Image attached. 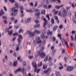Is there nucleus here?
<instances>
[{
    "label": "nucleus",
    "instance_id": "54",
    "mask_svg": "<svg viewBox=\"0 0 76 76\" xmlns=\"http://www.w3.org/2000/svg\"><path fill=\"white\" fill-rule=\"evenodd\" d=\"M71 39L72 41H74V39L73 38V36L71 35Z\"/></svg>",
    "mask_w": 76,
    "mask_h": 76
},
{
    "label": "nucleus",
    "instance_id": "28",
    "mask_svg": "<svg viewBox=\"0 0 76 76\" xmlns=\"http://www.w3.org/2000/svg\"><path fill=\"white\" fill-rule=\"evenodd\" d=\"M51 22L53 24H54V19L53 18H52L51 19Z\"/></svg>",
    "mask_w": 76,
    "mask_h": 76
},
{
    "label": "nucleus",
    "instance_id": "5",
    "mask_svg": "<svg viewBox=\"0 0 76 76\" xmlns=\"http://www.w3.org/2000/svg\"><path fill=\"white\" fill-rule=\"evenodd\" d=\"M25 70V69L24 68H23L22 69H21V68H19L17 70H16L15 72V73H18V72H20L21 71L23 73H24V71Z\"/></svg>",
    "mask_w": 76,
    "mask_h": 76
},
{
    "label": "nucleus",
    "instance_id": "53",
    "mask_svg": "<svg viewBox=\"0 0 76 76\" xmlns=\"http://www.w3.org/2000/svg\"><path fill=\"white\" fill-rule=\"evenodd\" d=\"M46 17L48 18V20H50V17H49V15H46Z\"/></svg>",
    "mask_w": 76,
    "mask_h": 76
},
{
    "label": "nucleus",
    "instance_id": "31",
    "mask_svg": "<svg viewBox=\"0 0 76 76\" xmlns=\"http://www.w3.org/2000/svg\"><path fill=\"white\" fill-rule=\"evenodd\" d=\"M17 61H14V64H13V65L14 66H16L17 64Z\"/></svg>",
    "mask_w": 76,
    "mask_h": 76
},
{
    "label": "nucleus",
    "instance_id": "16",
    "mask_svg": "<svg viewBox=\"0 0 76 76\" xmlns=\"http://www.w3.org/2000/svg\"><path fill=\"white\" fill-rule=\"evenodd\" d=\"M25 16V14L23 13V11H21L20 12V16L22 18Z\"/></svg>",
    "mask_w": 76,
    "mask_h": 76
},
{
    "label": "nucleus",
    "instance_id": "9",
    "mask_svg": "<svg viewBox=\"0 0 76 76\" xmlns=\"http://www.w3.org/2000/svg\"><path fill=\"white\" fill-rule=\"evenodd\" d=\"M36 23H37L36 25L34 26V28H36L37 27H39L40 25L39 24H38V23H39V21L38 20H36L35 21Z\"/></svg>",
    "mask_w": 76,
    "mask_h": 76
},
{
    "label": "nucleus",
    "instance_id": "1",
    "mask_svg": "<svg viewBox=\"0 0 76 76\" xmlns=\"http://www.w3.org/2000/svg\"><path fill=\"white\" fill-rule=\"evenodd\" d=\"M40 34V31L37 30H35L34 31L30 32L29 33V37H32L35 36V34Z\"/></svg>",
    "mask_w": 76,
    "mask_h": 76
},
{
    "label": "nucleus",
    "instance_id": "49",
    "mask_svg": "<svg viewBox=\"0 0 76 76\" xmlns=\"http://www.w3.org/2000/svg\"><path fill=\"white\" fill-rule=\"evenodd\" d=\"M4 9L5 12H7V8H6V7L5 6L4 7Z\"/></svg>",
    "mask_w": 76,
    "mask_h": 76
},
{
    "label": "nucleus",
    "instance_id": "34",
    "mask_svg": "<svg viewBox=\"0 0 76 76\" xmlns=\"http://www.w3.org/2000/svg\"><path fill=\"white\" fill-rule=\"evenodd\" d=\"M15 5L17 8L18 9L19 8V5H18V3H16L15 4Z\"/></svg>",
    "mask_w": 76,
    "mask_h": 76
},
{
    "label": "nucleus",
    "instance_id": "43",
    "mask_svg": "<svg viewBox=\"0 0 76 76\" xmlns=\"http://www.w3.org/2000/svg\"><path fill=\"white\" fill-rule=\"evenodd\" d=\"M45 3V0H42L41 1V4H43Z\"/></svg>",
    "mask_w": 76,
    "mask_h": 76
},
{
    "label": "nucleus",
    "instance_id": "38",
    "mask_svg": "<svg viewBox=\"0 0 76 76\" xmlns=\"http://www.w3.org/2000/svg\"><path fill=\"white\" fill-rule=\"evenodd\" d=\"M35 16H38V17H39V16L40 15V13L39 12H38V13H37L36 14H35Z\"/></svg>",
    "mask_w": 76,
    "mask_h": 76
},
{
    "label": "nucleus",
    "instance_id": "15",
    "mask_svg": "<svg viewBox=\"0 0 76 76\" xmlns=\"http://www.w3.org/2000/svg\"><path fill=\"white\" fill-rule=\"evenodd\" d=\"M30 20H31V18H28L26 19L25 20V22L26 23H29V22H30Z\"/></svg>",
    "mask_w": 76,
    "mask_h": 76
},
{
    "label": "nucleus",
    "instance_id": "62",
    "mask_svg": "<svg viewBox=\"0 0 76 76\" xmlns=\"http://www.w3.org/2000/svg\"><path fill=\"white\" fill-rule=\"evenodd\" d=\"M58 16H61V11H60L58 13Z\"/></svg>",
    "mask_w": 76,
    "mask_h": 76
},
{
    "label": "nucleus",
    "instance_id": "3",
    "mask_svg": "<svg viewBox=\"0 0 76 76\" xmlns=\"http://www.w3.org/2000/svg\"><path fill=\"white\" fill-rule=\"evenodd\" d=\"M18 10L16 9V7H14L12 9V13L11 15L12 16H16L18 14Z\"/></svg>",
    "mask_w": 76,
    "mask_h": 76
},
{
    "label": "nucleus",
    "instance_id": "13",
    "mask_svg": "<svg viewBox=\"0 0 76 76\" xmlns=\"http://www.w3.org/2000/svg\"><path fill=\"white\" fill-rule=\"evenodd\" d=\"M20 45V43H18V45L16 46V51H19V46Z\"/></svg>",
    "mask_w": 76,
    "mask_h": 76
},
{
    "label": "nucleus",
    "instance_id": "35",
    "mask_svg": "<svg viewBox=\"0 0 76 76\" xmlns=\"http://www.w3.org/2000/svg\"><path fill=\"white\" fill-rule=\"evenodd\" d=\"M19 33H22V32H23V30L22 29H20L19 30Z\"/></svg>",
    "mask_w": 76,
    "mask_h": 76
},
{
    "label": "nucleus",
    "instance_id": "21",
    "mask_svg": "<svg viewBox=\"0 0 76 76\" xmlns=\"http://www.w3.org/2000/svg\"><path fill=\"white\" fill-rule=\"evenodd\" d=\"M56 76H61L60 72L58 71H56Z\"/></svg>",
    "mask_w": 76,
    "mask_h": 76
},
{
    "label": "nucleus",
    "instance_id": "51",
    "mask_svg": "<svg viewBox=\"0 0 76 76\" xmlns=\"http://www.w3.org/2000/svg\"><path fill=\"white\" fill-rule=\"evenodd\" d=\"M45 3H46L47 4H48L49 3V0H46Z\"/></svg>",
    "mask_w": 76,
    "mask_h": 76
},
{
    "label": "nucleus",
    "instance_id": "25",
    "mask_svg": "<svg viewBox=\"0 0 76 76\" xmlns=\"http://www.w3.org/2000/svg\"><path fill=\"white\" fill-rule=\"evenodd\" d=\"M13 32V30H11L10 31H8V34L10 35L12 34V33Z\"/></svg>",
    "mask_w": 76,
    "mask_h": 76
},
{
    "label": "nucleus",
    "instance_id": "50",
    "mask_svg": "<svg viewBox=\"0 0 76 76\" xmlns=\"http://www.w3.org/2000/svg\"><path fill=\"white\" fill-rule=\"evenodd\" d=\"M72 7L73 8H75V5L74 3H72Z\"/></svg>",
    "mask_w": 76,
    "mask_h": 76
},
{
    "label": "nucleus",
    "instance_id": "64",
    "mask_svg": "<svg viewBox=\"0 0 76 76\" xmlns=\"http://www.w3.org/2000/svg\"><path fill=\"white\" fill-rule=\"evenodd\" d=\"M74 16H75V19H76V12H75Z\"/></svg>",
    "mask_w": 76,
    "mask_h": 76
},
{
    "label": "nucleus",
    "instance_id": "63",
    "mask_svg": "<svg viewBox=\"0 0 76 76\" xmlns=\"http://www.w3.org/2000/svg\"><path fill=\"white\" fill-rule=\"evenodd\" d=\"M18 20H15L14 22V23H17L18 22Z\"/></svg>",
    "mask_w": 76,
    "mask_h": 76
},
{
    "label": "nucleus",
    "instance_id": "37",
    "mask_svg": "<svg viewBox=\"0 0 76 76\" xmlns=\"http://www.w3.org/2000/svg\"><path fill=\"white\" fill-rule=\"evenodd\" d=\"M45 10H42L41 12L42 14H45Z\"/></svg>",
    "mask_w": 76,
    "mask_h": 76
},
{
    "label": "nucleus",
    "instance_id": "30",
    "mask_svg": "<svg viewBox=\"0 0 76 76\" xmlns=\"http://www.w3.org/2000/svg\"><path fill=\"white\" fill-rule=\"evenodd\" d=\"M57 28H58V26H55L53 28V31H56V29H57Z\"/></svg>",
    "mask_w": 76,
    "mask_h": 76
},
{
    "label": "nucleus",
    "instance_id": "46",
    "mask_svg": "<svg viewBox=\"0 0 76 76\" xmlns=\"http://www.w3.org/2000/svg\"><path fill=\"white\" fill-rule=\"evenodd\" d=\"M4 22L5 24H7V20H4Z\"/></svg>",
    "mask_w": 76,
    "mask_h": 76
},
{
    "label": "nucleus",
    "instance_id": "56",
    "mask_svg": "<svg viewBox=\"0 0 76 76\" xmlns=\"http://www.w3.org/2000/svg\"><path fill=\"white\" fill-rule=\"evenodd\" d=\"M55 19H56V20H58V17L57 16H55L54 17Z\"/></svg>",
    "mask_w": 76,
    "mask_h": 76
},
{
    "label": "nucleus",
    "instance_id": "11",
    "mask_svg": "<svg viewBox=\"0 0 76 76\" xmlns=\"http://www.w3.org/2000/svg\"><path fill=\"white\" fill-rule=\"evenodd\" d=\"M40 53L39 52V53H40L39 55V56L41 57V58H44V57H45V54L42 52H41Z\"/></svg>",
    "mask_w": 76,
    "mask_h": 76
},
{
    "label": "nucleus",
    "instance_id": "47",
    "mask_svg": "<svg viewBox=\"0 0 76 76\" xmlns=\"http://www.w3.org/2000/svg\"><path fill=\"white\" fill-rule=\"evenodd\" d=\"M11 3H14V2H15V0H9Z\"/></svg>",
    "mask_w": 76,
    "mask_h": 76
},
{
    "label": "nucleus",
    "instance_id": "19",
    "mask_svg": "<svg viewBox=\"0 0 76 76\" xmlns=\"http://www.w3.org/2000/svg\"><path fill=\"white\" fill-rule=\"evenodd\" d=\"M47 32L48 35H52V32H50V31L49 30H48Z\"/></svg>",
    "mask_w": 76,
    "mask_h": 76
},
{
    "label": "nucleus",
    "instance_id": "4",
    "mask_svg": "<svg viewBox=\"0 0 76 76\" xmlns=\"http://www.w3.org/2000/svg\"><path fill=\"white\" fill-rule=\"evenodd\" d=\"M33 67H34L35 69L34 70V72H35L36 71H37V73H38L39 71H40V69H39L37 70V64L35 62H33L32 63Z\"/></svg>",
    "mask_w": 76,
    "mask_h": 76
},
{
    "label": "nucleus",
    "instance_id": "52",
    "mask_svg": "<svg viewBox=\"0 0 76 76\" xmlns=\"http://www.w3.org/2000/svg\"><path fill=\"white\" fill-rule=\"evenodd\" d=\"M51 68H49L48 69V72L50 73V72H51Z\"/></svg>",
    "mask_w": 76,
    "mask_h": 76
},
{
    "label": "nucleus",
    "instance_id": "41",
    "mask_svg": "<svg viewBox=\"0 0 76 76\" xmlns=\"http://www.w3.org/2000/svg\"><path fill=\"white\" fill-rule=\"evenodd\" d=\"M18 60H19L20 61H22V60L20 59V56L18 57Z\"/></svg>",
    "mask_w": 76,
    "mask_h": 76
},
{
    "label": "nucleus",
    "instance_id": "39",
    "mask_svg": "<svg viewBox=\"0 0 76 76\" xmlns=\"http://www.w3.org/2000/svg\"><path fill=\"white\" fill-rule=\"evenodd\" d=\"M42 65V62H40V64H39L38 65V67H40V66H41Z\"/></svg>",
    "mask_w": 76,
    "mask_h": 76
},
{
    "label": "nucleus",
    "instance_id": "6",
    "mask_svg": "<svg viewBox=\"0 0 76 76\" xmlns=\"http://www.w3.org/2000/svg\"><path fill=\"white\" fill-rule=\"evenodd\" d=\"M43 20H44V23L43 24V27L45 29H46V25L47 23V20H46V19L45 18H43Z\"/></svg>",
    "mask_w": 76,
    "mask_h": 76
},
{
    "label": "nucleus",
    "instance_id": "45",
    "mask_svg": "<svg viewBox=\"0 0 76 76\" xmlns=\"http://www.w3.org/2000/svg\"><path fill=\"white\" fill-rule=\"evenodd\" d=\"M13 56H15V57H16L18 56V53H14L13 54Z\"/></svg>",
    "mask_w": 76,
    "mask_h": 76
},
{
    "label": "nucleus",
    "instance_id": "29",
    "mask_svg": "<svg viewBox=\"0 0 76 76\" xmlns=\"http://www.w3.org/2000/svg\"><path fill=\"white\" fill-rule=\"evenodd\" d=\"M49 56H47L44 59V61H47V59L49 57Z\"/></svg>",
    "mask_w": 76,
    "mask_h": 76
},
{
    "label": "nucleus",
    "instance_id": "17",
    "mask_svg": "<svg viewBox=\"0 0 76 76\" xmlns=\"http://www.w3.org/2000/svg\"><path fill=\"white\" fill-rule=\"evenodd\" d=\"M64 6L63 5H61L60 6H56V9H59L60 8H61V7H63Z\"/></svg>",
    "mask_w": 76,
    "mask_h": 76
},
{
    "label": "nucleus",
    "instance_id": "10",
    "mask_svg": "<svg viewBox=\"0 0 76 76\" xmlns=\"http://www.w3.org/2000/svg\"><path fill=\"white\" fill-rule=\"evenodd\" d=\"M74 68V67L72 66H68L66 70L67 71H69V72H70V71H71V70H73V69Z\"/></svg>",
    "mask_w": 76,
    "mask_h": 76
},
{
    "label": "nucleus",
    "instance_id": "12",
    "mask_svg": "<svg viewBox=\"0 0 76 76\" xmlns=\"http://www.w3.org/2000/svg\"><path fill=\"white\" fill-rule=\"evenodd\" d=\"M36 40L37 42V44H40L42 42V41L40 39V38L38 37H36Z\"/></svg>",
    "mask_w": 76,
    "mask_h": 76
},
{
    "label": "nucleus",
    "instance_id": "58",
    "mask_svg": "<svg viewBox=\"0 0 76 76\" xmlns=\"http://www.w3.org/2000/svg\"><path fill=\"white\" fill-rule=\"evenodd\" d=\"M29 57L30 59H31V58H32L34 57L33 56H29Z\"/></svg>",
    "mask_w": 76,
    "mask_h": 76
},
{
    "label": "nucleus",
    "instance_id": "60",
    "mask_svg": "<svg viewBox=\"0 0 76 76\" xmlns=\"http://www.w3.org/2000/svg\"><path fill=\"white\" fill-rule=\"evenodd\" d=\"M59 28L60 29H61L62 28H63V25H61L59 26Z\"/></svg>",
    "mask_w": 76,
    "mask_h": 76
},
{
    "label": "nucleus",
    "instance_id": "18",
    "mask_svg": "<svg viewBox=\"0 0 76 76\" xmlns=\"http://www.w3.org/2000/svg\"><path fill=\"white\" fill-rule=\"evenodd\" d=\"M44 72L45 73L47 74V76H49V75H50V72H48V70L45 71Z\"/></svg>",
    "mask_w": 76,
    "mask_h": 76
},
{
    "label": "nucleus",
    "instance_id": "42",
    "mask_svg": "<svg viewBox=\"0 0 76 76\" xmlns=\"http://www.w3.org/2000/svg\"><path fill=\"white\" fill-rule=\"evenodd\" d=\"M26 11L27 12H32V11L31 10H26Z\"/></svg>",
    "mask_w": 76,
    "mask_h": 76
},
{
    "label": "nucleus",
    "instance_id": "8",
    "mask_svg": "<svg viewBox=\"0 0 76 76\" xmlns=\"http://www.w3.org/2000/svg\"><path fill=\"white\" fill-rule=\"evenodd\" d=\"M23 39L22 36L21 35H18V43H20L21 42V39Z\"/></svg>",
    "mask_w": 76,
    "mask_h": 76
},
{
    "label": "nucleus",
    "instance_id": "40",
    "mask_svg": "<svg viewBox=\"0 0 76 76\" xmlns=\"http://www.w3.org/2000/svg\"><path fill=\"white\" fill-rule=\"evenodd\" d=\"M18 33L17 32L13 34V36H18Z\"/></svg>",
    "mask_w": 76,
    "mask_h": 76
},
{
    "label": "nucleus",
    "instance_id": "14",
    "mask_svg": "<svg viewBox=\"0 0 76 76\" xmlns=\"http://www.w3.org/2000/svg\"><path fill=\"white\" fill-rule=\"evenodd\" d=\"M42 34L41 35L42 38H45V36L44 35V34H45V30H43L42 31Z\"/></svg>",
    "mask_w": 76,
    "mask_h": 76
},
{
    "label": "nucleus",
    "instance_id": "23",
    "mask_svg": "<svg viewBox=\"0 0 76 76\" xmlns=\"http://www.w3.org/2000/svg\"><path fill=\"white\" fill-rule=\"evenodd\" d=\"M56 50H52V52L51 53L52 56H53L54 54V53H56Z\"/></svg>",
    "mask_w": 76,
    "mask_h": 76
},
{
    "label": "nucleus",
    "instance_id": "20",
    "mask_svg": "<svg viewBox=\"0 0 76 76\" xmlns=\"http://www.w3.org/2000/svg\"><path fill=\"white\" fill-rule=\"evenodd\" d=\"M33 43L34 44V45H36V44H38V42H37V38L36 37V40H34L33 41Z\"/></svg>",
    "mask_w": 76,
    "mask_h": 76
},
{
    "label": "nucleus",
    "instance_id": "55",
    "mask_svg": "<svg viewBox=\"0 0 76 76\" xmlns=\"http://www.w3.org/2000/svg\"><path fill=\"white\" fill-rule=\"evenodd\" d=\"M38 5V2L37 1L35 2V4L34 5L35 7H36V6H37Z\"/></svg>",
    "mask_w": 76,
    "mask_h": 76
},
{
    "label": "nucleus",
    "instance_id": "33",
    "mask_svg": "<svg viewBox=\"0 0 76 76\" xmlns=\"http://www.w3.org/2000/svg\"><path fill=\"white\" fill-rule=\"evenodd\" d=\"M53 12H55L54 15H56L57 14V13H58V11H57L56 12V10H53Z\"/></svg>",
    "mask_w": 76,
    "mask_h": 76
},
{
    "label": "nucleus",
    "instance_id": "7",
    "mask_svg": "<svg viewBox=\"0 0 76 76\" xmlns=\"http://www.w3.org/2000/svg\"><path fill=\"white\" fill-rule=\"evenodd\" d=\"M62 42L63 45H64V44H65L67 47H68V43H67V42L64 39H62Z\"/></svg>",
    "mask_w": 76,
    "mask_h": 76
},
{
    "label": "nucleus",
    "instance_id": "2",
    "mask_svg": "<svg viewBox=\"0 0 76 76\" xmlns=\"http://www.w3.org/2000/svg\"><path fill=\"white\" fill-rule=\"evenodd\" d=\"M70 9V7H67L66 8L67 10H66L64 8H63V12H64V13H62V15L64 18L65 17V16L67 15V13H68V10Z\"/></svg>",
    "mask_w": 76,
    "mask_h": 76
},
{
    "label": "nucleus",
    "instance_id": "59",
    "mask_svg": "<svg viewBox=\"0 0 76 76\" xmlns=\"http://www.w3.org/2000/svg\"><path fill=\"white\" fill-rule=\"evenodd\" d=\"M51 8V5H50L48 6V9H50Z\"/></svg>",
    "mask_w": 76,
    "mask_h": 76
},
{
    "label": "nucleus",
    "instance_id": "32",
    "mask_svg": "<svg viewBox=\"0 0 76 76\" xmlns=\"http://www.w3.org/2000/svg\"><path fill=\"white\" fill-rule=\"evenodd\" d=\"M44 50V47H42L41 48V50L39 51V53L42 52V50Z\"/></svg>",
    "mask_w": 76,
    "mask_h": 76
},
{
    "label": "nucleus",
    "instance_id": "24",
    "mask_svg": "<svg viewBox=\"0 0 76 76\" xmlns=\"http://www.w3.org/2000/svg\"><path fill=\"white\" fill-rule=\"evenodd\" d=\"M4 12L3 11V10H1V12H0V16H1L2 15H4Z\"/></svg>",
    "mask_w": 76,
    "mask_h": 76
},
{
    "label": "nucleus",
    "instance_id": "44",
    "mask_svg": "<svg viewBox=\"0 0 76 76\" xmlns=\"http://www.w3.org/2000/svg\"><path fill=\"white\" fill-rule=\"evenodd\" d=\"M15 18L14 17H12L10 18V20H11V21H13L14 20H15Z\"/></svg>",
    "mask_w": 76,
    "mask_h": 76
},
{
    "label": "nucleus",
    "instance_id": "27",
    "mask_svg": "<svg viewBox=\"0 0 76 76\" xmlns=\"http://www.w3.org/2000/svg\"><path fill=\"white\" fill-rule=\"evenodd\" d=\"M57 35H58V37L59 38H60V39H62V38L61 37V36H62L61 35V34H58Z\"/></svg>",
    "mask_w": 76,
    "mask_h": 76
},
{
    "label": "nucleus",
    "instance_id": "61",
    "mask_svg": "<svg viewBox=\"0 0 76 76\" xmlns=\"http://www.w3.org/2000/svg\"><path fill=\"white\" fill-rule=\"evenodd\" d=\"M43 7L45 9H47V5H44Z\"/></svg>",
    "mask_w": 76,
    "mask_h": 76
},
{
    "label": "nucleus",
    "instance_id": "36",
    "mask_svg": "<svg viewBox=\"0 0 76 76\" xmlns=\"http://www.w3.org/2000/svg\"><path fill=\"white\" fill-rule=\"evenodd\" d=\"M49 57L48 60L49 61H51V60H52V58L51 57H49Z\"/></svg>",
    "mask_w": 76,
    "mask_h": 76
},
{
    "label": "nucleus",
    "instance_id": "26",
    "mask_svg": "<svg viewBox=\"0 0 76 76\" xmlns=\"http://www.w3.org/2000/svg\"><path fill=\"white\" fill-rule=\"evenodd\" d=\"M59 64L60 65V66H62V67H59V69L60 70H61V69H63L64 67L63 66H62V65L61 64V63H60Z\"/></svg>",
    "mask_w": 76,
    "mask_h": 76
},
{
    "label": "nucleus",
    "instance_id": "57",
    "mask_svg": "<svg viewBox=\"0 0 76 76\" xmlns=\"http://www.w3.org/2000/svg\"><path fill=\"white\" fill-rule=\"evenodd\" d=\"M72 13V11H69L68 14V15L69 16H71V14Z\"/></svg>",
    "mask_w": 76,
    "mask_h": 76
},
{
    "label": "nucleus",
    "instance_id": "48",
    "mask_svg": "<svg viewBox=\"0 0 76 76\" xmlns=\"http://www.w3.org/2000/svg\"><path fill=\"white\" fill-rule=\"evenodd\" d=\"M47 65H43V68L44 69H46L47 68Z\"/></svg>",
    "mask_w": 76,
    "mask_h": 76
},
{
    "label": "nucleus",
    "instance_id": "22",
    "mask_svg": "<svg viewBox=\"0 0 76 76\" xmlns=\"http://www.w3.org/2000/svg\"><path fill=\"white\" fill-rule=\"evenodd\" d=\"M20 12H21V11H23V10H24V9H23V6L20 5Z\"/></svg>",
    "mask_w": 76,
    "mask_h": 76
}]
</instances>
